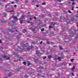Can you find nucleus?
<instances>
[{
    "label": "nucleus",
    "instance_id": "obj_19",
    "mask_svg": "<svg viewBox=\"0 0 78 78\" xmlns=\"http://www.w3.org/2000/svg\"><path fill=\"white\" fill-rule=\"evenodd\" d=\"M51 25H55V24H56V23H53L52 22H51Z\"/></svg>",
    "mask_w": 78,
    "mask_h": 78
},
{
    "label": "nucleus",
    "instance_id": "obj_62",
    "mask_svg": "<svg viewBox=\"0 0 78 78\" xmlns=\"http://www.w3.org/2000/svg\"><path fill=\"white\" fill-rule=\"evenodd\" d=\"M27 23H30V21H27Z\"/></svg>",
    "mask_w": 78,
    "mask_h": 78
},
{
    "label": "nucleus",
    "instance_id": "obj_3",
    "mask_svg": "<svg viewBox=\"0 0 78 78\" xmlns=\"http://www.w3.org/2000/svg\"><path fill=\"white\" fill-rule=\"evenodd\" d=\"M36 54L37 56H40L41 55H43V53H41L38 50L36 51Z\"/></svg>",
    "mask_w": 78,
    "mask_h": 78
},
{
    "label": "nucleus",
    "instance_id": "obj_9",
    "mask_svg": "<svg viewBox=\"0 0 78 78\" xmlns=\"http://www.w3.org/2000/svg\"><path fill=\"white\" fill-rule=\"evenodd\" d=\"M48 44H52V45H53V44H55V43L53 42H47Z\"/></svg>",
    "mask_w": 78,
    "mask_h": 78
},
{
    "label": "nucleus",
    "instance_id": "obj_22",
    "mask_svg": "<svg viewBox=\"0 0 78 78\" xmlns=\"http://www.w3.org/2000/svg\"><path fill=\"white\" fill-rule=\"evenodd\" d=\"M75 66H74L72 68V71H73V70L75 69Z\"/></svg>",
    "mask_w": 78,
    "mask_h": 78
},
{
    "label": "nucleus",
    "instance_id": "obj_34",
    "mask_svg": "<svg viewBox=\"0 0 78 78\" xmlns=\"http://www.w3.org/2000/svg\"><path fill=\"white\" fill-rule=\"evenodd\" d=\"M48 16H49V17H51V15L50 14H48Z\"/></svg>",
    "mask_w": 78,
    "mask_h": 78
},
{
    "label": "nucleus",
    "instance_id": "obj_52",
    "mask_svg": "<svg viewBox=\"0 0 78 78\" xmlns=\"http://www.w3.org/2000/svg\"><path fill=\"white\" fill-rule=\"evenodd\" d=\"M23 64H24V65H26V62H24L23 63Z\"/></svg>",
    "mask_w": 78,
    "mask_h": 78
},
{
    "label": "nucleus",
    "instance_id": "obj_36",
    "mask_svg": "<svg viewBox=\"0 0 78 78\" xmlns=\"http://www.w3.org/2000/svg\"><path fill=\"white\" fill-rule=\"evenodd\" d=\"M19 35H20V36H22V33H19Z\"/></svg>",
    "mask_w": 78,
    "mask_h": 78
},
{
    "label": "nucleus",
    "instance_id": "obj_35",
    "mask_svg": "<svg viewBox=\"0 0 78 78\" xmlns=\"http://www.w3.org/2000/svg\"><path fill=\"white\" fill-rule=\"evenodd\" d=\"M37 76H39V77H41V75L40 74H38Z\"/></svg>",
    "mask_w": 78,
    "mask_h": 78
},
{
    "label": "nucleus",
    "instance_id": "obj_30",
    "mask_svg": "<svg viewBox=\"0 0 78 78\" xmlns=\"http://www.w3.org/2000/svg\"><path fill=\"white\" fill-rule=\"evenodd\" d=\"M42 4L43 5H46V4L45 2H42Z\"/></svg>",
    "mask_w": 78,
    "mask_h": 78
},
{
    "label": "nucleus",
    "instance_id": "obj_26",
    "mask_svg": "<svg viewBox=\"0 0 78 78\" xmlns=\"http://www.w3.org/2000/svg\"><path fill=\"white\" fill-rule=\"evenodd\" d=\"M58 60L60 61H61V58L60 57H59L58 58Z\"/></svg>",
    "mask_w": 78,
    "mask_h": 78
},
{
    "label": "nucleus",
    "instance_id": "obj_48",
    "mask_svg": "<svg viewBox=\"0 0 78 78\" xmlns=\"http://www.w3.org/2000/svg\"><path fill=\"white\" fill-rule=\"evenodd\" d=\"M76 39H78V36L76 35Z\"/></svg>",
    "mask_w": 78,
    "mask_h": 78
},
{
    "label": "nucleus",
    "instance_id": "obj_20",
    "mask_svg": "<svg viewBox=\"0 0 78 78\" xmlns=\"http://www.w3.org/2000/svg\"><path fill=\"white\" fill-rule=\"evenodd\" d=\"M3 15V17H5L6 16V15L5 13H3V14L2 15Z\"/></svg>",
    "mask_w": 78,
    "mask_h": 78
},
{
    "label": "nucleus",
    "instance_id": "obj_61",
    "mask_svg": "<svg viewBox=\"0 0 78 78\" xmlns=\"http://www.w3.org/2000/svg\"><path fill=\"white\" fill-rule=\"evenodd\" d=\"M71 65H72V64H71V63H69V66H71Z\"/></svg>",
    "mask_w": 78,
    "mask_h": 78
},
{
    "label": "nucleus",
    "instance_id": "obj_2",
    "mask_svg": "<svg viewBox=\"0 0 78 78\" xmlns=\"http://www.w3.org/2000/svg\"><path fill=\"white\" fill-rule=\"evenodd\" d=\"M19 48H20V47H19L18 49H17V46H15V53H13V55H15V56L17 57L19 56V55H18L17 53H18L19 51H21L20 49H19Z\"/></svg>",
    "mask_w": 78,
    "mask_h": 78
},
{
    "label": "nucleus",
    "instance_id": "obj_58",
    "mask_svg": "<svg viewBox=\"0 0 78 78\" xmlns=\"http://www.w3.org/2000/svg\"><path fill=\"white\" fill-rule=\"evenodd\" d=\"M52 27H51V26H50L49 27V28H51Z\"/></svg>",
    "mask_w": 78,
    "mask_h": 78
},
{
    "label": "nucleus",
    "instance_id": "obj_7",
    "mask_svg": "<svg viewBox=\"0 0 78 78\" xmlns=\"http://www.w3.org/2000/svg\"><path fill=\"white\" fill-rule=\"evenodd\" d=\"M2 57L4 58H6V59H9V58L6 56L5 55H4L2 56Z\"/></svg>",
    "mask_w": 78,
    "mask_h": 78
},
{
    "label": "nucleus",
    "instance_id": "obj_27",
    "mask_svg": "<svg viewBox=\"0 0 78 78\" xmlns=\"http://www.w3.org/2000/svg\"><path fill=\"white\" fill-rule=\"evenodd\" d=\"M24 17H25V16L24 15H23L22 16V18H21V19H24Z\"/></svg>",
    "mask_w": 78,
    "mask_h": 78
},
{
    "label": "nucleus",
    "instance_id": "obj_37",
    "mask_svg": "<svg viewBox=\"0 0 78 78\" xmlns=\"http://www.w3.org/2000/svg\"><path fill=\"white\" fill-rule=\"evenodd\" d=\"M8 5H10V3H9L8 4H7L5 6V8H6V6H8Z\"/></svg>",
    "mask_w": 78,
    "mask_h": 78
},
{
    "label": "nucleus",
    "instance_id": "obj_21",
    "mask_svg": "<svg viewBox=\"0 0 78 78\" xmlns=\"http://www.w3.org/2000/svg\"><path fill=\"white\" fill-rule=\"evenodd\" d=\"M34 60H35V62H37V61H38V60L37 59H34Z\"/></svg>",
    "mask_w": 78,
    "mask_h": 78
},
{
    "label": "nucleus",
    "instance_id": "obj_56",
    "mask_svg": "<svg viewBox=\"0 0 78 78\" xmlns=\"http://www.w3.org/2000/svg\"><path fill=\"white\" fill-rule=\"evenodd\" d=\"M64 57H62L61 58V59H64Z\"/></svg>",
    "mask_w": 78,
    "mask_h": 78
},
{
    "label": "nucleus",
    "instance_id": "obj_1",
    "mask_svg": "<svg viewBox=\"0 0 78 78\" xmlns=\"http://www.w3.org/2000/svg\"><path fill=\"white\" fill-rule=\"evenodd\" d=\"M77 31V30H74V31H69V32H71V34L70 36L71 37H68V38L67 39V41H65V42H66V43H68V46H69V47L71 45H72V43H69V41H70L71 40H72V37L73 36V33H76V31Z\"/></svg>",
    "mask_w": 78,
    "mask_h": 78
},
{
    "label": "nucleus",
    "instance_id": "obj_4",
    "mask_svg": "<svg viewBox=\"0 0 78 78\" xmlns=\"http://www.w3.org/2000/svg\"><path fill=\"white\" fill-rule=\"evenodd\" d=\"M71 21H74V22L75 23L76 22H77L78 20H75V19L74 18V17H72L71 19H70Z\"/></svg>",
    "mask_w": 78,
    "mask_h": 78
},
{
    "label": "nucleus",
    "instance_id": "obj_50",
    "mask_svg": "<svg viewBox=\"0 0 78 78\" xmlns=\"http://www.w3.org/2000/svg\"><path fill=\"white\" fill-rule=\"evenodd\" d=\"M46 56H44V57L43 58V59H46Z\"/></svg>",
    "mask_w": 78,
    "mask_h": 78
},
{
    "label": "nucleus",
    "instance_id": "obj_8",
    "mask_svg": "<svg viewBox=\"0 0 78 78\" xmlns=\"http://www.w3.org/2000/svg\"><path fill=\"white\" fill-rule=\"evenodd\" d=\"M8 31H11V32H15V31H16V32H18V31L17 30H13V31H12V30L10 29H8Z\"/></svg>",
    "mask_w": 78,
    "mask_h": 78
},
{
    "label": "nucleus",
    "instance_id": "obj_17",
    "mask_svg": "<svg viewBox=\"0 0 78 78\" xmlns=\"http://www.w3.org/2000/svg\"><path fill=\"white\" fill-rule=\"evenodd\" d=\"M59 48L60 50H63V48L61 46H59Z\"/></svg>",
    "mask_w": 78,
    "mask_h": 78
},
{
    "label": "nucleus",
    "instance_id": "obj_55",
    "mask_svg": "<svg viewBox=\"0 0 78 78\" xmlns=\"http://www.w3.org/2000/svg\"><path fill=\"white\" fill-rule=\"evenodd\" d=\"M72 75L73 76H75V75H74V74L73 73H72Z\"/></svg>",
    "mask_w": 78,
    "mask_h": 78
},
{
    "label": "nucleus",
    "instance_id": "obj_45",
    "mask_svg": "<svg viewBox=\"0 0 78 78\" xmlns=\"http://www.w3.org/2000/svg\"><path fill=\"white\" fill-rule=\"evenodd\" d=\"M17 16H19V15L20 14V13H17Z\"/></svg>",
    "mask_w": 78,
    "mask_h": 78
},
{
    "label": "nucleus",
    "instance_id": "obj_25",
    "mask_svg": "<svg viewBox=\"0 0 78 78\" xmlns=\"http://www.w3.org/2000/svg\"><path fill=\"white\" fill-rule=\"evenodd\" d=\"M26 32H27V30H26L25 29H24L23 30V33H25Z\"/></svg>",
    "mask_w": 78,
    "mask_h": 78
},
{
    "label": "nucleus",
    "instance_id": "obj_16",
    "mask_svg": "<svg viewBox=\"0 0 78 78\" xmlns=\"http://www.w3.org/2000/svg\"><path fill=\"white\" fill-rule=\"evenodd\" d=\"M12 75V73H10L8 74V76H10Z\"/></svg>",
    "mask_w": 78,
    "mask_h": 78
},
{
    "label": "nucleus",
    "instance_id": "obj_12",
    "mask_svg": "<svg viewBox=\"0 0 78 78\" xmlns=\"http://www.w3.org/2000/svg\"><path fill=\"white\" fill-rule=\"evenodd\" d=\"M38 69H44V67L43 66H39L38 67Z\"/></svg>",
    "mask_w": 78,
    "mask_h": 78
},
{
    "label": "nucleus",
    "instance_id": "obj_6",
    "mask_svg": "<svg viewBox=\"0 0 78 78\" xmlns=\"http://www.w3.org/2000/svg\"><path fill=\"white\" fill-rule=\"evenodd\" d=\"M12 17H13V19L14 20H18V19L17 18V17L16 16H14L13 15L12 16Z\"/></svg>",
    "mask_w": 78,
    "mask_h": 78
},
{
    "label": "nucleus",
    "instance_id": "obj_63",
    "mask_svg": "<svg viewBox=\"0 0 78 78\" xmlns=\"http://www.w3.org/2000/svg\"><path fill=\"white\" fill-rule=\"evenodd\" d=\"M14 6L15 7H17V5H15Z\"/></svg>",
    "mask_w": 78,
    "mask_h": 78
},
{
    "label": "nucleus",
    "instance_id": "obj_51",
    "mask_svg": "<svg viewBox=\"0 0 78 78\" xmlns=\"http://www.w3.org/2000/svg\"><path fill=\"white\" fill-rule=\"evenodd\" d=\"M17 39H20V37L18 36L17 37Z\"/></svg>",
    "mask_w": 78,
    "mask_h": 78
},
{
    "label": "nucleus",
    "instance_id": "obj_59",
    "mask_svg": "<svg viewBox=\"0 0 78 78\" xmlns=\"http://www.w3.org/2000/svg\"><path fill=\"white\" fill-rule=\"evenodd\" d=\"M3 67H0V69H2Z\"/></svg>",
    "mask_w": 78,
    "mask_h": 78
},
{
    "label": "nucleus",
    "instance_id": "obj_39",
    "mask_svg": "<svg viewBox=\"0 0 78 78\" xmlns=\"http://www.w3.org/2000/svg\"><path fill=\"white\" fill-rule=\"evenodd\" d=\"M74 60V59L73 58L72 59H71L70 60L71 61H72V62H73V61Z\"/></svg>",
    "mask_w": 78,
    "mask_h": 78
},
{
    "label": "nucleus",
    "instance_id": "obj_64",
    "mask_svg": "<svg viewBox=\"0 0 78 78\" xmlns=\"http://www.w3.org/2000/svg\"><path fill=\"white\" fill-rule=\"evenodd\" d=\"M36 6H37V7H39V5H37Z\"/></svg>",
    "mask_w": 78,
    "mask_h": 78
},
{
    "label": "nucleus",
    "instance_id": "obj_33",
    "mask_svg": "<svg viewBox=\"0 0 78 78\" xmlns=\"http://www.w3.org/2000/svg\"><path fill=\"white\" fill-rule=\"evenodd\" d=\"M9 12H14V11L13 10H10L9 11Z\"/></svg>",
    "mask_w": 78,
    "mask_h": 78
},
{
    "label": "nucleus",
    "instance_id": "obj_32",
    "mask_svg": "<svg viewBox=\"0 0 78 78\" xmlns=\"http://www.w3.org/2000/svg\"><path fill=\"white\" fill-rule=\"evenodd\" d=\"M32 36H31V35H29L28 36V37H32Z\"/></svg>",
    "mask_w": 78,
    "mask_h": 78
},
{
    "label": "nucleus",
    "instance_id": "obj_29",
    "mask_svg": "<svg viewBox=\"0 0 78 78\" xmlns=\"http://www.w3.org/2000/svg\"><path fill=\"white\" fill-rule=\"evenodd\" d=\"M51 58V55H49L48 56V58H49V59H50Z\"/></svg>",
    "mask_w": 78,
    "mask_h": 78
},
{
    "label": "nucleus",
    "instance_id": "obj_53",
    "mask_svg": "<svg viewBox=\"0 0 78 78\" xmlns=\"http://www.w3.org/2000/svg\"><path fill=\"white\" fill-rule=\"evenodd\" d=\"M57 1H58L59 2H61L62 0H57Z\"/></svg>",
    "mask_w": 78,
    "mask_h": 78
},
{
    "label": "nucleus",
    "instance_id": "obj_42",
    "mask_svg": "<svg viewBox=\"0 0 78 78\" xmlns=\"http://www.w3.org/2000/svg\"><path fill=\"white\" fill-rule=\"evenodd\" d=\"M44 28H42V29L41 30V31H44Z\"/></svg>",
    "mask_w": 78,
    "mask_h": 78
},
{
    "label": "nucleus",
    "instance_id": "obj_46",
    "mask_svg": "<svg viewBox=\"0 0 78 78\" xmlns=\"http://www.w3.org/2000/svg\"><path fill=\"white\" fill-rule=\"evenodd\" d=\"M25 2L26 3H28V0H26L25 1Z\"/></svg>",
    "mask_w": 78,
    "mask_h": 78
},
{
    "label": "nucleus",
    "instance_id": "obj_41",
    "mask_svg": "<svg viewBox=\"0 0 78 78\" xmlns=\"http://www.w3.org/2000/svg\"><path fill=\"white\" fill-rule=\"evenodd\" d=\"M68 12H69V13H72V12H71L70 10H68Z\"/></svg>",
    "mask_w": 78,
    "mask_h": 78
},
{
    "label": "nucleus",
    "instance_id": "obj_57",
    "mask_svg": "<svg viewBox=\"0 0 78 78\" xmlns=\"http://www.w3.org/2000/svg\"><path fill=\"white\" fill-rule=\"evenodd\" d=\"M2 61V58H0V61Z\"/></svg>",
    "mask_w": 78,
    "mask_h": 78
},
{
    "label": "nucleus",
    "instance_id": "obj_5",
    "mask_svg": "<svg viewBox=\"0 0 78 78\" xmlns=\"http://www.w3.org/2000/svg\"><path fill=\"white\" fill-rule=\"evenodd\" d=\"M32 48H33V46H30L29 47L27 48V50L29 51L30 50H31Z\"/></svg>",
    "mask_w": 78,
    "mask_h": 78
},
{
    "label": "nucleus",
    "instance_id": "obj_14",
    "mask_svg": "<svg viewBox=\"0 0 78 78\" xmlns=\"http://www.w3.org/2000/svg\"><path fill=\"white\" fill-rule=\"evenodd\" d=\"M30 30H31L32 31H35V28H30Z\"/></svg>",
    "mask_w": 78,
    "mask_h": 78
},
{
    "label": "nucleus",
    "instance_id": "obj_38",
    "mask_svg": "<svg viewBox=\"0 0 78 78\" xmlns=\"http://www.w3.org/2000/svg\"><path fill=\"white\" fill-rule=\"evenodd\" d=\"M11 4H14V2L13 1L12 2H11Z\"/></svg>",
    "mask_w": 78,
    "mask_h": 78
},
{
    "label": "nucleus",
    "instance_id": "obj_43",
    "mask_svg": "<svg viewBox=\"0 0 78 78\" xmlns=\"http://www.w3.org/2000/svg\"><path fill=\"white\" fill-rule=\"evenodd\" d=\"M15 1H16L17 3H18V2L19 1V0H15Z\"/></svg>",
    "mask_w": 78,
    "mask_h": 78
},
{
    "label": "nucleus",
    "instance_id": "obj_28",
    "mask_svg": "<svg viewBox=\"0 0 78 78\" xmlns=\"http://www.w3.org/2000/svg\"><path fill=\"white\" fill-rule=\"evenodd\" d=\"M32 44H36V42L34 41V42H32Z\"/></svg>",
    "mask_w": 78,
    "mask_h": 78
},
{
    "label": "nucleus",
    "instance_id": "obj_49",
    "mask_svg": "<svg viewBox=\"0 0 78 78\" xmlns=\"http://www.w3.org/2000/svg\"><path fill=\"white\" fill-rule=\"evenodd\" d=\"M76 17L77 18H78V15L77 14L76 15Z\"/></svg>",
    "mask_w": 78,
    "mask_h": 78
},
{
    "label": "nucleus",
    "instance_id": "obj_11",
    "mask_svg": "<svg viewBox=\"0 0 78 78\" xmlns=\"http://www.w3.org/2000/svg\"><path fill=\"white\" fill-rule=\"evenodd\" d=\"M22 67H20V68L19 69H16V70H17V71H19V70H22Z\"/></svg>",
    "mask_w": 78,
    "mask_h": 78
},
{
    "label": "nucleus",
    "instance_id": "obj_31",
    "mask_svg": "<svg viewBox=\"0 0 78 78\" xmlns=\"http://www.w3.org/2000/svg\"><path fill=\"white\" fill-rule=\"evenodd\" d=\"M28 76H27V75H26L24 76V77L25 78H28Z\"/></svg>",
    "mask_w": 78,
    "mask_h": 78
},
{
    "label": "nucleus",
    "instance_id": "obj_18",
    "mask_svg": "<svg viewBox=\"0 0 78 78\" xmlns=\"http://www.w3.org/2000/svg\"><path fill=\"white\" fill-rule=\"evenodd\" d=\"M18 58H19V61H20V60H21V59H22V57H18Z\"/></svg>",
    "mask_w": 78,
    "mask_h": 78
},
{
    "label": "nucleus",
    "instance_id": "obj_40",
    "mask_svg": "<svg viewBox=\"0 0 78 78\" xmlns=\"http://www.w3.org/2000/svg\"><path fill=\"white\" fill-rule=\"evenodd\" d=\"M34 19H35V20H36L37 19L36 17L35 16H34Z\"/></svg>",
    "mask_w": 78,
    "mask_h": 78
},
{
    "label": "nucleus",
    "instance_id": "obj_24",
    "mask_svg": "<svg viewBox=\"0 0 78 78\" xmlns=\"http://www.w3.org/2000/svg\"><path fill=\"white\" fill-rule=\"evenodd\" d=\"M31 64L30 62H29L27 65V66H29L30 65H31Z\"/></svg>",
    "mask_w": 78,
    "mask_h": 78
},
{
    "label": "nucleus",
    "instance_id": "obj_13",
    "mask_svg": "<svg viewBox=\"0 0 78 78\" xmlns=\"http://www.w3.org/2000/svg\"><path fill=\"white\" fill-rule=\"evenodd\" d=\"M33 3H38V1L36 0H34L32 1Z\"/></svg>",
    "mask_w": 78,
    "mask_h": 78
},
{
    "label": "nucleus",
    "instance_id": "obj_44",
    "mask_svg": "<svg viewBox=\"0 0 78 78\" xmlns=\"http://www.w3.org/2000/svg\"><path fill=\"white\" fill-rule=\"evenodd\" d=\"M38 38L39 39H41V37H38Z\"/></svg>",
    "mask_w": 78,
    "mask_h": 78
},
{
    "label": "nucleus",
    "instance_id": "obj_60",
    "mask_svg": "<svg viewBox=\"0 0 78 78\" xmlns=\"http://www.w3.org/2000/svg\"><path fill=\"white\" fill-rule=\"evenodd\" d=\"M41 17H44V16L41 15Z\"/></svg>",
    "mask_w": 78,
    "mask_h": 78
},
{
    "label": "nucleus",
    "instance_id": "obj_15",
    "mask_svg": "<svg viewBox=\"0 0 78 78\" xmlns=\"http://www.w3.org/2000/svg\"><path fill=\"white\" fill-rule=\"evenodd\" d=\"M20 23H23V20H22V19H20Z\"/></svg>",
    "mask_w": 78,
    "mask_h": 78
},
{
    "label": "nucleus",
    "instance_id": "obj_10",
    "mask_svg": "<svg viewBox=\"0 0 78 78\" xmlns=\"http://www.w3.org/2000/svg\"><path fill=\"white\" fill-rule=\"evenodd\" d=\"M75 0H76V1H77V0H70V1H72L73 2L72 3L73 5H75V3L73 2L75 1Z\"/></svg>",
    "mask_w": 78,
    "mask_h": 78
},
{
    "label": "nucleus",
    "instance_id": "obj_47",
    "mask_svg": "<svg viewBox=\"0 0 78 78\" xmlns=\"http://www.w3.org/2000/svg\"><path fill=\"white\" fill-rule=\"evenodd\" d=\"M78 64L77 63L76 64V63H74V66H76Z\"/></svg>",
    "mask_w": 78,
    "mask_h": 78
},
{
    "label": "nucleus",
    "instance_id": "obj_23",
    "mask_svg": "<svg viewBox=\"0 0 78 78\" xmlns=\"http://www.w3.org/2000/svg\"><path fill=\"white\" fill-rule=\"evenodd\" d=\"M37 72H39V73H42V71L41 70H40L37 71Z\"/></svg>",
    "mask_w": 78,
    "mask_h": 78
},
{
    "label": "nucleus",
    "instance_id": "obj_54",
    "mask_svg": "<svg viewBox=\"0 0 78 78\" xmlns=\"http://www.w3.org/2000/svg\"><path fill=\"white\" fill-rule=\"evenodd\" d=\"M43 42V41H41L40 43V44H42V43Z\"/></svg>",
    "mask_w": 78,
    "mask_h": 78
}]
</instances>
